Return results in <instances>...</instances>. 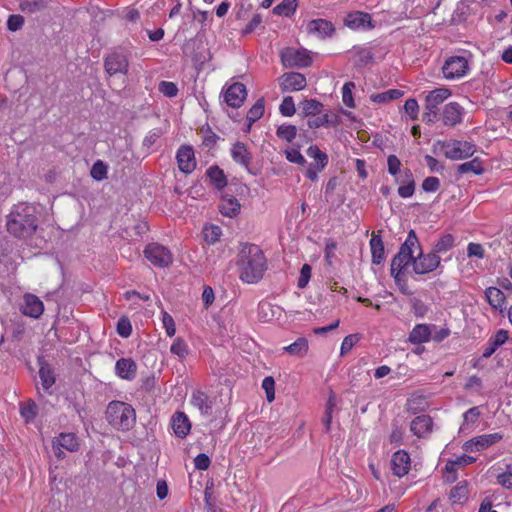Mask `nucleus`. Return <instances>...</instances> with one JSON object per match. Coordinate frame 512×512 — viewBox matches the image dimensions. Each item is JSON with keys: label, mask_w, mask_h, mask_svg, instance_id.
<instances>
[{"label": "nucleus", "mask_w": 512, "mask_h": 512, "mask_svg": "<svg viewBox=\"0 0 512 512\" xmlns=\"http://www.w3.org/2000/svg\"><path fill=\"white\" fill-rule=\"evenodd\" d=\"M38 223L37 207L21 202L15 204L7 215L6 228L13 237L26 240L35 234Z\"/></svg>", "instance_id": "f257e3e1"}, {"label": "nucleus", "mask_w": 512, "mask_h": 512, "mask_svg": "<svg viewBox=\"0 0 512 512\" xmlns=\"http://www.w3.org/2000/svg\"><path fill=\"white\" fill-rule=\"evenodd\" d=\"M237 265L240 271V279L246 283L259 282L267 269V262L263 251L255 244L242 246Z\"/></svg>", "instance_id": "f03ea898"}, {"label": "nucleus", "mask_w": 512, "mask_h": 512, "mask_svg": "<svg viewBox=\"0 0 512 512\" xmlns=\"http://www.w3.org/2000/svg\"><path fill=\"white\" fill-rule=\"evenodd\" d=\"M109 425L119 431H129L136 423V412L133 406L123 401H111L105 411Z\"/></svg>", "instance_id": "7ed1b4c3"}, {"label": "nucleus", "mask_w": 512, "mask_h": 512, "mask_svg": "<svg viewBox=\"0 0 512 512\" xmlns=\"http://www.w3.org/2000/svg\"><path fill=\"white\" fill-rule=\"evenodd\" d=\"M415 247H419V239L416 232L410 230L406 240L400 246L398 253L391 261L390 274H394L395 272L405 273L410 265H414Z\"/></svg>", "instance_id": "20e7f679"}, {"label": "nucleus", "mask_w": 512, "mask_h": 512, "mask_svg": "<svg viewBox=\"0 0 512 512\" xmlns=\"http://www.w3.org/2000/svg\"><path fill=\"white\" fill-rule=\"evenodd\" d=\"M415 248L417 252L413 265V272L415 274L425 275L441 267V258L435 252L431 250L428 253H424L420 243L419 247Z\"/></svg>", "instance_id": "39448f33"}, {"label": "nucleus", "mask_w": 512, "mask_h": 512, "mask_svg": "<svg viewBox=\"0 0 512 512\" xmlns=\"http://www.w3.org/2000/svg\"><path fill=\"white\" fill-rule=\"evenodd\" d=\"M441 146L445 157L451 160L469 158L476 151V146L467 141L450 140L442 142Z\"/></svg>", "instance_id": "423d86ee"}, {"label": "nucleus", "mask_w": 512, "mask_h": 512, "mask_svg": "<svg viewBox=\"0 0 512 512\" xmlns=\"http://www.w3.org/2000/svg\"><path fill=\"white\" fill-rule=\"evenodd\" d=\"M144 256L152 265L160 268L168 267L173 262L170 250L158 243H149L144 249Z\"/></svg>", "instance_id": "0eeeda50"}, {"label": "nucleus", "mask_w": 512, "mask_h": 512, "mask_svg": "<svg viewBox=\"0 0 512 512\" xmlns=\"http://www.w3.org/2000/svg\"><path fill=\"white\" fill-rule=\"evenodd\" d=\"M281 61L286 68H305L311 65L312 58L305 49L288 47L281 51Z\"/></svg>", "instance_id": "6e6552de"}, {"label": "nucleus", "mask_w": 512, "mask_h": 512, "mask_svg": "<svg viewBox=\"0 0 512 512\" xmlns=\"http://www.w3.org/2000/svg\"><path fill=\"white\" fill-rule=\"evenodd\" d=\"M468 69L469 64L465 57L452 56L445 61L442 72L446 79H458L463 77Z\"/></svg>", "instance_id": "1a4fd4ad"}, {"label": "nucleus", "mask_w": 512, "mask_h": 512, "mask_svg": "<svg viewBox=\"0 0 512 512\" xmlns=\"http://www.w3.org/2000/svg\"><path fill=\"white\" fill-rule=\"evenodd\" d=\"M104 69L109 76L118 73L127 74L129 69L127 56L116 51L108 54L104 59Z\"/></svg>", "instance_id": "9d476101"}, {"label": "nucleus", "mask_w": 512, "mask_h": 512, "mask_svg": "<svg viewBox=\"0 0 512 512\" xmlns=\"http://www.w3.org/2000/svg\"><path fill=\"white\" fill-rule=\"evenodd\" d=\"M279 81L282 92L300 91L307 85L305 76L298 72L284 73Z\"/></svg>", "instance_id": "9b49d317"}, {"label": "nucleus", "mask_w": 512, "mask_h": 512, "mask_svg": "<svg viewBox=\"0 0 512 512\" xmlns=\"http://www.w3.org/2000/svg\"><path fill=\"white\" fill-rule=\"evenodd\" d=\"M247 96L246 86L243 83L235 82L224 92V101L232 108L242 106Z\"/></svg>", "instance_id": "f8f14e48"}, {"label": "nucleus", "mask_w": 512, "mask_h": 512, "mask_svg": "<svg viewBox=\"0 0 512 512\" xmlns=\"http://www.w3.org/2000/svg\"><path fill=\"white\" fill-rule=\"evenodd\" d=\"M179 170L185 174L192 173L196 168L194 150L189 145L181 146L176 155Z\"/></svg>", "instance_id": "ddd939ff"}, {"label": "nucleus", "mask_w": 512, "mask_h": 512, "mask_svg": "<svg viewBox=\"0 0 512 512\" xmlns=\"http://www.w3.org/2000/svg\"><path fill=\"white\" fill-rule=\"evenodd\" d=\"M463 115V107L457 102H450L444 106L441 118L444 125L454 127L462 122Z\"/></svg>", "instance_id": "4468645a"}, {"label": "nucleus", "mask_w": 512, "mask_h": 512, "mask_svg": "<svg viewBox=\"0 0 512 512\" xmlns=\"http://www.w3.org/2000/svg\"><path fill=\"white\" fill-rule=\"evenodd\" d=\"M411 466V459L405 450L396 451L391 459V469L397 477H403L408 474Z\"/></svg>", "instance_id": "2eb2a0df"}, {"label": "nucleus", "mask_w": 512, "mask_h": 512, "mask_svg": "<svg viewBox=\"0 0 512 512\" xmlns=\"http://www.w3.org/2000/svg\"><path fill=\"white\" fill-rule=\"evenodd\" d=\"M231 156L236 163L244 166L247 171L251 172L250 164L252 161V154L245 143L240 141L234 143L231 148Z\"/></svg>", "instance_id": "dca6fc26"}, {"label": "nucleus", "mask_w": 512, "mask_h": 512, "mask_svg": "<svg viewBox=\"0 0 512 512\" xmlns=\"http://www.w3.org/2000/svg\"><path fill=\"white\" fill-rule=\"evenodd\" d=\"M115 372L120 378L131 381L136 377L137 364L132 358H120L115 364Z\"/></svg>", "instance_id": "f3484780"}, {"label": "nucleus", "mask_w": 512, "mask_h": 512, "mask_svg": "<svg viewBox=\"0 0 512 512\" xmlns=\"http://www.w3.org/2000/svg\"><path fill=\"white\" fill-rule=\"evenodd\" d=\"M171 426L177 437L185 438L190 432L191 422L184 412L177 411L171 418Z\"/></svg>", "instance_id": "a211bd4d"}, {"label": "nucleus", "mask_w": 512, "mask_h": 512, "mask_svg": "<svg viewBox=\"0 0 512 512\" xmlns=\"http://www.w3.org/2000/svg\"><path fill=\"white\" fill-rule=\"evenodd\" d=\"M307 31L320 38L330 37L335 32L333 24L326 19H314L308 22Z\"/></svg>", "instance_id": "6ab92c4d"}, {"label": "nucleus", "mask_w": 512, "mask_h": 512, "mask_svg": "<svg viewBox=\"0 0 512 512\" xmlns=\"http://www.w3.org/2000/svg\"><path fill=\"white\" fill-rule=\"evenodd\" d=\"M451 91L447 88H437L430 91L425 97V110L438 111V106L442 104L449 96Z\"/></svg>", "instance_id": "aec40b11"}, {"label": "nucleus", "mask_w": 512, "mask_h": 512, "mask_svg": "<svg viewBox=\"0 0 512 512\" xmlns=\"http://www.w3.org/2000/svg\"><path fill=\"white\" fill-rule=\"evenodd\" d=\"M44 311L43 302L33 294H26L24 296V306L22 313L32 318H39Z\"/></svg>", "instance_id": "412c9836"}, {"label": "nucleus", "mask_w": 512, "mask_h": 512, "mask_svg": "<svg viewBox=\"0 0 512 512\" xmlns=\"http://www.w3.org/2000/svg\"><path fill=\"white\" fill-rule=\"evenodd\" d=\"M433 420L429 415H420L411 422V431L418 437H426L431 433Z\"/></svg>", "instance_id": "4be33fe9"}, {"label": "nucleus", "mask_w": 512, "mask_h": 512, "mask_svg": "<svg viewBox=\"0 0 512 512\" xmlns=\"http://www.w3.org/2000/svg\"><path fill=\"white\" fill-rule=\"evenodd\" d=\"M432 337L431 326L428 324H417L411 330L408 336V342L411 344H422L430 341Z\"/></svg>", "instance_id": "5701e85b"}, {"label": "nucleus", "mask_w": 512, "mask_h": 512, "mask_svg": "<svg viewBox=\"0 0 512 512\" xmlns=\"http://www.w3.org/2000/svg\"><path fill=\"white\" fill-rule=\"evenodd\" d=\"M508 332L506 330H499L496 332L495 335L490 337V339L487 342L486 347L483 350L482 356L484 358H489L493 355V353L502 346L507 340H508Z\"/></svg>", "instance_id": "b1692460"}, {"label": "nucleus", "mask_w": 512, "mask_h": 512, "mask_svg": "<svg viewBox=\"0 0 512 512\" xmlns=\"http://www.w3.org/2000/svg\"><path fill=\"white\" fill-rule=\"evenodd\" d=\"M370 248L372 263L380 265L385 259V247L381 236L376 235L375 232L372 233V238L370 239Z\"/></svg>", "instance_id": "393cba45"}, {"label": "nucleus", "mask_w": 512, "mask_h": 512, "mask_svg": "<svg viewBox=\"0 0 512 512\" xmlns=\"http://www.w3.org/2000/svg\"><path fill=\"white\" fill-rule=\"evenodd\" d=\"M39 376L44 390H48L55 383L54 371L43 357L38 358Z\"/></svg>", "instance_id": "a878e982"}, {"label": "nucleus", "mask_w": 512, "mask_h": 512, "mask_svg": "<svg viewBox=\"0 0 512 512\" xmlns=\"http://www.w3.org/2000/svg\"><path fill=\"white\" fill-rule=\"evenodd\" d=\"M51 0H21L19 8L22 12L35 14L50 8Z\"/></svg>", "instance_id": "bb28decb"}, {"label": "nucleus", "mask_w": 512, "mask_h": 512, "mask_svg": "<svg viewBox=\"0 0 512 512\" xmlns=\"http://www.w3.org/2000/svg\"><path fill=\"white\" fill-rule=\"evenodd\" d=\"M219 211L222 215L232 218L240 212V204L234 196L223 195Z\"/></svg>", "instance_id": "cd10ccee"}, {"label": "nucleus", "mask_w": 512, "mask_h": 512, "mask_svg": "<svg viewBox=\"0 0 512 512\" xmlns=\"http://www.w3.org/2000/svg\"><path fill=\"white\" fill-rule=\"evenodd\" d=\"M206 176L217 190H222L227 185V177L219 166L214 165L207 169Z\"/></svg>", "instance_id": "c85d7f7f"}, {"label": "nucleus", "mask_w": 512, "mask_h": 512, "mask_svg": "<svg viewBox=\"0 0 512 512\" xmlns=\"http://www.w3.org/2000/svg\"><path fill=\"white\" fill-rule=\"evenodd\" d=\"M191 403L193 406L197 407L202 414H211L212 405L206 393L202 391L193 392L191 397Z\"/></svg>", "instance_id": "c756f323"}, {"label": "nucleus", "mask_w": 512, "mask_h": 512, "mask_svg": "<svg viewBox=\"0 0 512 512\" xmlns=\"http://www.w3.org/2000/svg\"><path fill=\"white\" fill-rule=\"evenodd\" d=\"M300 108L305 117H314L324 111V105L317 99H305L300 103Z\"/></svg>", "instance_id": "7c9ffc66"}, {"label": "nucleus", "mask_w": 512, "mask_h": 512, "mask_svg": "<svg viewBox=\"0 0 512 512\" xmlns=\"http://www.w3.org/2000/svg\"><path fill=\"white\" fill-rule=\"evenodd\" d=\"M485 295L487 301L494 309L500 311L503 310V306L505 303V295L500 289L496 287H489L486 289Z\"/></svg>", "instance_id": "2f4dec72"}, {"label": "nucleus", "mask_w": 512, "mask_h": 512, "mask_svg": "<svg viewBox=\"0 0 512 512\" xmlns=\"http://www.w3.org/2000/svg\"><path fill=\"white\" fill-rule=\"evenodd\" d=\"M53 441H56L58 446H62L70 452H75L79 449V441L74 433H61Z\"/></svg>", "instance_id": "473e14b6"}, {"label": "nucleus", "mask_w": 512, "mask_h": 512, "mask_svg": "<svg viewBox=\"0 0 512 512\" xmlns=\"http://www.w3.org/2000/svg\"><path fill=\"white\" fill-rule=\"evenodd\" d=\"M309 349L308 340L304 337H299L295 342L283 348L285 352L292 356L304 357Z\"/></svg>", "instance_id": "72a5a7b5"}, {"label": "nucleus", "mask_w": 512, "mask_h": 512, "mask_svg": "<svg viewBox=\"0 0 512 512\" xmlns=\"http://www.w3.org/2000/svg\"><path fill=\"white\" fill-rule=\"evenodd\" d=\"M371 17L368 13L354 12L348 14L345 23L348 27L357 29L364 27L366 23H370Z\"/></svg>", "instance_id": "f704fd0d"}, {"label": "nucleus", "mask_w": 512, "mask_h": 512, "mask_svg": "<svg viewBox=\"0 0 512 512\" xmlns=\"http://www.w3.org/2000/svg\"><path fill=\"white\" fill-rule=\"evenodd\" d=\"M457 171L459 174L473 173L475 175H480L484 172V168L480 158L476 157L471 161L460 164L457 168Z\"/></svg>", "instance_id": "c9c22d12"}, {"label": "nucleus", "mask_w": 512, "mask_h": 512, "mask_svg": "<svg viewBox=\"0 0 512 512\" xmlns=\"http://www.w3.org/2000/svg\"><path fill=\"white\" fill-rule=\"evenodd\" d=\"M455 246V237L448 233L442 235L439 240L434 244L432 251L437 255L451 250Z\"/></svg>", "instance_id": "e433bc0d"}, {"label": "nucleus", "mask_w": 512, "mask_h": 512, "mask_svg": "<svg viewBox=\"0 0 512 512\" xmlns=\"http://www.w3.org/2000/svg\"><path fill=\"white\" fill-rule=\"evenodd\" d=\"M468 498V488L466 482H459L456 486H454L449 494V499L454 504H462Z\"/></svg>", "instance_id": "4c0bfd02"}, {"label": "nucleus", "mask_w": 512, "mask_h": 512, "mask_svg": "<svg viewBox=\"0 0 512 512\" xmlns=\"http://www.w3.org/2000/svg\"><path fill=\"white\" fill-rule=\"evenodd\" d=\"M503 435L501 433H492V434H484L475 437L476 439V445H478V448H476V451H481L483 449H486L490 447L491 445L499 442L502 440Z\"/></svg>", "instance_id": "58836bf2"}, {"label": "nucleus", "mask_w": 512, "mask_h": 512, "mask_svg": "<svg viewBox=\"0 0 512 512\" xmlns=\"http://www.w3.org/2000/svg\"><path fill=\"white\" fill-rule=\"evenodd\" d=\"M403 96V91L399 89H390L382 93L372 94L370 99L374 103H387L391 100H396Z\"/></svg>", "instance_id": "ea45409f"}, {"label": "nucleus", "mask_w": 512, "mask_h": 512, "mask_svg": "<svg viewBox=\"0 0 512 512\" xmlns=\"http://www.w3.org/2000/svg\"><path fill=\"white\" fill-rule=\"evenodd\" d=\"M297 8V0H282V2L273 8L275 15L290 17Z\"/></svg>", "instance_id": "a19ab883"}, {"label": "nucleus", "mask_w": 512, "mask_h": 512, "mask_svg": "<svg viewBox=\"0 0 512 512\" xmlns=\"http://www.w3.org/2000/svg\"><path fill=\"white\" fill-rule=\"evenodd\" d=\"M199 134L202 135V145L209 149L215 147L219 136L214 133L209 125H204L199 129Z\"/></svg>", "instance_id": "79ce46f5"}, {"label": "nucleus", "mask_w": 512, "mask_h": 512, "mask_svg": "<svg viewBox=\"0 0 512 512\" xmlns=\"http://www.w3.org/2000/svg\"><path fill=\"white\" fill-rule=\"evenodd\" d=\"M307 155L314 159V163L320 168H325L328 164V155L321 151L317 145L310 146L307 149Z\"/></svg>", "instance_id": "37998d69"}, {"label": "nucleus", "mask_w": 512, "mask_h": 512, "mask_svg": "<svg viewBox=\"0 0 512 512\" xmlns=\"http://www.w3.org/2000/svg\"><path fill=\"white\" fill-rule=\"evenodd\" d=\"M37 412L38 407L36 403L32 400H29L20 405V414L27 423L35 419V417L37 416Z\"/></svg>", "instance_id": "c03bdc74"}, {"label": "nucleus", "mask_w": 512, "mask_h": 512, "mask_svg": "<svg viewBox=\"0 0 512 512\" xmlns=\"http://www.w3.org/2000/svg\"><path fill=\"white\" fill-rule=\"evenodd\" d=\"M264 100L258 99L255 104L249 109L247 113V121L249 122V125L253 124L257 120H259L263 114H264Z\"/></svg>", "instance_id": "a18cd8bd"}, {"label": "nucleus", "mask_w": 512, "mask_h": 512, "mask_svg": "<svg viewBox=\"0 0 512 512\" xmlns=\"http://www.w3.org/2000/svg\"><path fill=\"white\" fill-rule=\"evenodd\" d=\"M278 138L287 142H292L297 135V127L295 125H280L276 130Z\"/></svg>", "instance_id": "49530a36"}, {"label": "nucleus", "mask_w": 512, "mask_h": 512, "mask_svg": "<svg viewBox=\"0 0 512 512\" xmlns=\"http://www.w3.org/2000/svg\"><path fill=\"white\" fill-rule=\"evenodd\" d=\"M172 354L183 360L189 353L188 346L183 338H176L170 348Z\"/></svg>", "instance_id": "de8ad7c7"}, {"label": "nucleus", "mask_w": 512, "mask_h": 512, "mask_svg": "<svg viewBox=\"0 0 512 512\" xmlns=\"http://www.w3.org/2000/svg\"><path fill=\"white\" fill-rule=\"evenodd\" d=\"M108 166L102 161L97 160L90 171L91 177L96 181H101L107 178Z\"/></svg>", "instance_id": "09e8293b"}, {"label": "nucleus", "mask_w": 512, "mask_h": 512, "mask_svg": "<svg viewBox=\"0 0 512 512\" xmlns=\"http://www.w3.org/2000/svg\"><path fill=\"white\" fill-rule=\"evenodd\" d=\"M355 88V83L354 82H346L344 85H343V88H342V100H343V103L349 107V108H354L355 107V102H354V98H353V94H352V90Z\"/></svg>", "instance_id": "8fccbe9b"}, {"label": "nucleus", "mask_w": 512, "mask_h": 512, "mask_svg": "<svg viewBox=\"0 0 512 512\" xmlns=\"http://www.w3.org/2000/svg\"><path fill=\"white\" fill-rule=\"evenodd\" d=\"M480 410L478 407H472L470 409H468L464 414H463V418H464V421H463V424L461 426V430L464 431L467 429V425L472 423H476L480 417Z\"/></svg>", "instance_id": "3c124183"}, {"label": "nucleus", "mask_w": 512, "mask_h": 512, "mask_svg": "<svg viewBox=\"0 0 512 512\" xmlns=\"http://www.w3.org/2000/svg\"><path fill=\"white\" fill-rule=\"evenodd\" d=\"M391 276L394 278V282L402 294L407 296L412 295V291L405 278V273L395 272L394 274H391Z\"/></svg>", "instance_id": "603ef678"}, {"label": "nucleus", "mask_w": 512, "mask_h": 512, "mask_svg": "<svg viewBox=\"0 0 512 512\" xmlns=\"http://www.w3.org/2000/svg\"><path fill=\"white\" fill-rule=\"evenodd\" d=\"M158 90L168 98L176 97L179 91L177 85L170 81H161Z\"/></svg>", "instance_id": "864d4df0"}, {"label": "nucleus", "mask_w": 512, "mask_h": 512, "mask_svg": "<svg viewBox=\"0 0 512 512\" xmlns=\"http://www.w3.org/2000/svg\"><path fill=\"white\" fill-rule=\"evenodd\" d=\"M415 192V180L413 174H408V183L400 185L398 188V194L402 198H409Z\"/></svg>", "instance_id": "5fc2aeb1"}, {"label": "nucleus", "mask_w": 512, "mask_h": 512, "mask_svg": "<svg viewBox=\"0 0 512 512\" xmlns=\"http://www.w3.org/2000/svg\"><path fill=\"white\" fill-rule=\"evenodd\" d=\"M410 303L412 312L417 318H422L427 314L429 308L421 299L412 298Z\"/></svg>", "instance_id": "6e6d98bb"}, {"label": "nucleus", "mask_w": 512, "mask_h": 512, "mask_svg": "<svg viewBox=\"0 0 512 512\" xmlns=\"http://www.w3.org/2000/svg\"><path fill=\"white\" fill-rule=\"evenodd\" d=\"M279 110L283 116H293L296 112L293 98L291 96L284 97L282 103L280 104Z\"/></svg>", "instance_id": "4d7b16f0"}, {"label": "nucleus", "mask_w": 512, "mask_h": 512, "mask_svg": "<svg viewBox=\"0 0 512 512\" xmlns=\"http://www.w3.org/2000/svg\"><path fill=\"white\" fill-rule=\"evenodd\" d=\"M117 333L124 338H128L132 333V325L127 317H121L117 322Z\"/></svg>", "instance_id": "13d9d810"}, {"label": "nucleus", "mask_w": 512, "mask_h": 512, "mask_svg": "<svg viewBox=\"0 0 512 512\" xmlns=\"http://www.w3.org/2000/svg\"><path fill=\"white\" fill-rule=\"evenodd\" d=\"M405 113L410 117L411 120H417L419 114V105L416 99L409 98L404 104Z\"/></svg>", "instance_id": "bf43d9fd"}, {"label": "nucleus", "mask_w": 512, "mask_h": 512, "mask_svg": "<svg viewBox=\"0 0 512 512\" xmlns=\"http://www.w3.org/2000/svg\"><path fill=\"white\" fill-rule=\"evenodd\" d=\"M285 156L286 159L291 163H295L302 166L306 164V159L298 149L292 148L285 150Z\"/></svg>", "instance_id": "052dcab7"}, {"label": "nucleus", "mask_w": 512, "mask_h": 512, "mask_svg": "<svg viewBox=\"0 0 512 512\" xmlns=\"http://www.w3.org/2000/svg\"><path fill=\"white\" fill-rule=\"evenodd\" d=\"M498 483L505 488H512V462L506 465V469L497 477Z\"/></svg>", "instance_id": "680f3d73"}, {"label": "nucleus", "mask_w": 512, "mask_h": 512, "mask_svg": "<svg viewBox=\"0 0 512 512\" xmlns=\"http://www.w3.org/2000/svg\"><path fill=\"white\" fill-rule=\"evenodd\" d=\"M162 323L169 337H173L176 333V327L173 317L166 311L162 312Z\"/></svg>", "instance_id": "e2e57ef3"}, {"label": "nucleus", "mask_w": 512, "mask_h": 512, "mask_svg": "<svg viewBox=\"0 0 512 512\" xmlns=\"http://www.w3.org/2000/svg\"><path fill=\"white\" fill-rule=\"evenodd\" d=\"M443 478L448 483H453L457 479V466L451 460L445 465Z\"/></svg>", "instance_id": "0e129e2a"}, {"label": "nucleus", "mask_w": 512, "mask_h": 512, "mask_svg": "<svg viewBox=\"0 0 512 512\" xmlns=\"http://www.w3.org/2000/svg\"><path fill=\"white\" fill-rule=\"evenodd\" d=\"M373 59V54L368 49H360L355 55V63L358 66H366Z\"/></svg>", "instance_id": "69168bd1"}, {"label": "nucleus", "mask_w": 512, "mask_h": 512, "mask_svg": "<svg viewBox=\"0 0 512 512\" xmlns=\"http://www.w3.org/2000/svg\"><path fill=\"white\" fill-rule=\"evenodd\" d=\"M312 268L309 264H304L300 270L297 286L301 289L305 288L311 278Z\"/></svg>", "instance_id": "338daca9"}, {"label": "nucleus", "mask_w": 512, "mask_h": 512, "mask_svg": "<svg viewBox=\"0 0 512 512\" xmlns=\"http://www.w3.org/2000/svg\"><path fill=\"white\" fill-rule=\"evenodd\" d=\"M327 121H328L327 113L322 112L321 114H319L317 116L309 117V119L307 120V125L311 129H316V128L326 126Z\"/></svg>", "instance_id": "774afa93"}]
</instances>
